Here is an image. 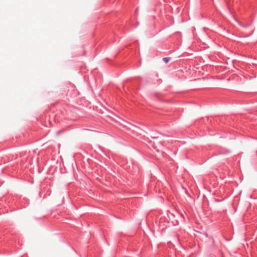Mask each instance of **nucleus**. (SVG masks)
<instances>
[{"mask_svg": "<svg viewBox=\"0 0 257 257\" xmlns=\"http://www.w3.org/2000/svg\"><path fill=\"white\" fill-rule=\"evenodd\" d=\"M168 217L169 220L172 222L174 226L178 225L179 224V218H183L182 214H180L178 212H176L175 214L169 212V213L168 214Z\"/></svg>", "mask_w": 257, "mask_h": 257, "instance_id": "nucleus-1", "label": "nucleus"}, {"mask_svg": "<svg viewBox=\"0 0 257 257\" xmlns=\"http://www.w3.org/2000/svg\"><path fill=\"white\" fill-rule=\"evenodd\" d=\"M170 60V58H164L163 59V61L165 63H167Z\"/></svg>", "mask_w": 257, "mask_h": 257, "instance_id": "nucleus-2", "label": "nucleus"}]
</instances>
